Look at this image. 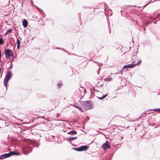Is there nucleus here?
Wrapping results in <instances>:
<instances>
[{
  "mask_svg": "<svg viewBox=\"0 0 160 160\" xmlns=\"http://www.w3.org/2000/svg\"><path fill=\"white\" fill-rule=\"evenodd\" d=\"M81 106L85 110L92 109L93 108L92 103L91 101L80 102Z\"/></svg>",
  "mask_w": 160,
  "mask_h": 160,
  "instance_id": "1",
  "label": "nucleus"
},
{
  "mask_svg": "<svg viewBox=\"0 0 160 160\" xmlns=\"http://www.w3.org/2000/svg\"><path fill=\"white\" fill-rule=\"evenodd\" d=\"M12 72L9 71H8L6 74L4 80V86L7 88L8 86V82L12 78Z\"/></svg>",
  "mask_w": 160,
  "mask_h": 160,
  "instance_id": "2",
  "label": "nucleus"
},
{
  "mask_svg": "<svg viewBox=\"0 0 160 160\" xmlns=\"http://www.w3.org/2000/svg\"><path fill=\"white\" fill-rule=\"evenodd\" d=\"M20 154L18 152H16L15 151H12L8 153L2 154L0 156V159H2L10 157L13 155H19Z\"/></svg>",
  "mask_w": 160,
  "mask_h": 160,
  "instance_id": "3",
  "label": "nucleus"
},
{
  "mask_svg": "<svg viewBox=\"0 0 160 160\" xmlns=\"http://www.w3.org/2000/svg\"><path fill=\"white\" fill-rule=\"evenodd\" d=\"M6 57L7 58H9L11 59L12 58V57L13 55V53L12 51L10 49H7L5 52Z\"/></svg>",
  "mask_w": 160,
  "mask_h": 160,
  "instance_id": "4",
  "label": "nucleus"
},
{
  "mask_svg": "<svg viewBox=\"0 0 160 160\" xmlns=\"http://www.w3.org/2000/svg\"><path fill=\"white\" fill-rule=\"evenodd\" d=\"M32 150V148L28 146L24 147L22 148V150L24 154H27L30 152Z\"/></svg>",
  "mask_w": 160,
  "mask_h": 160,
  "instance_id": "5",
  "label": "nucleus"
},
{
  "mask_svg": "<svg viewBox=\"0 0 160 160\" xmlns=\"http://www.w3.org/2000/svg\"><path fill=\"white\" fill-rule=\"evenodd\" d=\"M88 148V147L87 146H83L77 148L75 150L78 151H81L86 150Z\"/></svg>",
  "mask_w": 160,
  "mask_h": 160,
  "instance_id": "6",
  "label": "nucleus"
},
{
  "mask_svg": "<svg viewBox=\"0 0 160 160\" xmlns=\"http://www.w3.org/2000/svg\"><path fill=\"white\" fill-rule=\"evenodd\" d=\"M110 145L109 144V142L108 141H106V142L104 143L102 145V147L103 149L106 150L107 148H110Z\"/></svg>",
  "mask_w": 160,
  "mask_h": 160,
  "instance_id": "7",
  "label": "nucleus"
},
{
  "mask_svg": "<svg viewBox=\"0 0 160 160\" xmlns=\"http://www.w3.org/2000/svg\"><path fill=\"white\" fill-rule=\"evenodd\" d=\"M133 63L134 62H132V63L130 64H128L124 66L122 70L126 68H131L134 67H135V65L133 64Z\"/></svg>",
  "mask_w": 160,
  "mask_h": 160,
  "instance_id": "8",
  "label": "nucleus"
},
{
  "mask_svg": "<svg viewBox=\"0 0 160 160\" xmlns=\"http://www.w3.org/2000/svg\"><path fill=\"white\" fill-rule=\"evenodd\" d=\"M22 25L24 28L27 27L28 25V22L26 20H23L22 22Z\"/></svg>",
  "mask_w": 160,
  "mask_h": 160,
  "instance_id": "9",
  "label": "nucleus"
},
{
  "mask_svg": "<svg viewBox=\"0 0 160 160\" xmlns=\"http://www.w3.org/2000/svg\"><path fill=\"white\" fill-rule=\"evenodd\" d=\"M68 134L71 135H74L76 134L77 133V132L75 131H71L68 132Z\"/></svg>",
  "mask_w": 160,
  "mask_h": 160,
  "instance_id": "10",
  "label": "nucleus"
},
{
  "mask_svg": "<svg viewBox=\"0 0 160 160\" xmlns=\"http://www.w3.org/2000/svg\"><path fill=\"white\" fill-rule=\"evenodd\" d=\"M17 48L18 49L20 48V41L19 39H17Z\"/></svg>",
  "mask_w": 160,
  "mask_h": 160,
  "instance_id": "11",
  "label": "nucleus"
},
{
  "mask_svg": "<svg viewBox=\"0 0 160 160\" xmlns=\"http://www.w3.org/2000/svg\"><path fill=\"white\" fill-rule=\"evenodd\" d=\"M104 80L105 81L109 82L112 81V79L111 78H104Z\"/></svg>",
  "mask_w": 160,
  "mask_h": 160,
  "instance_id": "12",
  "label": "nucleus"
},
{
  "mask_svg": "<svg viewBox=\"0 0 160 160\" xmlns=\"http://www.w3.org/2000/svg\"><path fill=\"white\" fill-rule=\"evenodd\" d=\"M108 94H106L103 95L102 97H98L100 100H102L106 97Z\"/></svg>",
  "mask_w": 160,
  "mask_h": 160,
  "instance_id": "13",
  "label": "nucleus"
},
{
  "mask_svg": "<svg viewBox=\"0 0 160 160\" xmlns=\"http://www.w3.org/2000/svg\"><path fill=\"white\" fill-rule=\"evenodd\" d=\"M77 138V137H71L69 138V140L70 141H72V140H73L76 139V138Z\"/></svg>",
  "mask_w": 160,
  "mask_h": 160,
  "instance_id": "14",
  "label": "nucleus"
},
{
  "mask_svg": "<svg viewBox=\"0 0 160 160\" xmlns=\"http://www.w3.org/2000/svg\"><path fill=\"white\" fill-rule=\"evenodd\" d=\"M73 107L77 108L79 109H80L82 112H83V111L79 107L77 106L76 105H73Z\"/></svg>",
  "mask_w": 160,
  "mask_h": 160,
  "instance_id": "15",
  "label": "nucleus"
},
{
  "mask_svg": "<svg viewBox=\"0 0 160 160\" xmlns=\"http://www.w3.org/2000/svg\"><path fill=\"white\" fill-rule=\"evenodd\" d=\"M3 43V41L2 38H0V44L2 45Z\"/></svg>",
  "mask_w": 160,
  "mask_h": 160,
  "instance_id": "16",
  "label": "nucleus"
},
{
  "mask_svg": "<svg viewBox=\"0 0 160 160\" xmlns=\"http://www.w3.org/2000/svg\"><path fill=\"white\" fill-rule=\"evenodd\" d=\"M141 62V60H139V61L138 62V63H137L134 64V65H135V66H136V65H138L139 64V63H140Z\"/></svg>",
  "mask_w": 160,
  "mask_h": 160,
  "instance_id": "17",
  "label": "nucleus"
},
{
  "mask_svg": "<svg viewBox=\"0 0 160 160\" xmlns=\"http://www.w3.org/2000/svg\"><path fill=\"white\" fill-rule=\"evenodd\" d=\"M153 111H155L157 112H160V109H153Z\"/></svg>",
  "mask_w": 160,
  "mask_h": 160,
  "instance_id": "18",
  "label": "nucleus"
},
{
  "mask_svg": "<svg viewBox=\"0 0 160 160\" xmlns=\"http://www.w3.org/2000/svg\"><path fill=\"white\" fill-rule=\"evenodd\" d=\"M12 29H9L8 30V32H12Z\"/></svg>",
  "mask_w": 160,
  "mask_h": 160,
  "instance_id": "19",
  "label": "nucleus"
},
{
  "mask_svg": "<svg viewBox=\"0 0 160 160\" xmlns=\"http://www.w3.org/2000/svg\"><path fill=\"white\" fill-rule=\"evenodd\" d=\"M28 143L29 144H31V142L30 141H28Z\"/></svg>",
  "mask_w": 160,
  "mask_h": 160,
  "instance_id": "20",
  "label": "nucleus"
},
{
  "mask_svg": "<svg viewBox=\"0 0 160 160\" xmlns=\"http://www.w3.org/2000/svg\"><path fill=\"white\" fill-rule=\"evenodd\" d=\"M83 88V90H84V93H85L86 91V89H85V88Z\"/></svg>",
  "mask_w": 160,
  "mask_h": 160,
  "instance_id": "21",
  "label": "nucleus"
},
{
  "mask_svg": "<svg viewBox=\"0 0 160 160\" xmlns=\"http://www.w3.org/2000/svg\"><path fill=\"white\" fill-rule=\"evenodd\" d=\"M153 109H149L148 111H153Z\"/></svg>",
  "mask_w": 160,
  "mask_h": 160,
  "instance_id": "22",
  "label": "nucleus"
},
{
  "mask_svg": "<svg viewBox=\"0 0 160 160\" xmlns=\"http://www.w3.org/2000/svg\"><path fill=\"white\" fill-rule=\"evenodd\" d=\"M61 85L62 84H61L60 83H59V84H58V86H61Z\"/></svg>",
  "mask_w": 160,
  "mask_h": 160,
  "instance_id": "23",
  "label": "nucleus"
},
{
  "mask_svg": "<svg viewBox=\"0 0 160 160\" xmlns=\"http://www.w3.org/2000/svg\"><path fill=\"white\" fill-rule=\"evenodd\" d=\"M158 127V126H156L155 127V128H157V127Z\"/></svg>",
  "mask_w": 160,
  "mask_h": 160,
  "instance_id": "24",
  "label": "nucleus"
},
{
  "mask_svg": "<svg viewBox=\"0 0 160 160\" xmlns=\"http://www.w3.org/2000/svg\"><path fill=\"white\" fill-rule=\"evenodd\" d=\"M154 23L156 24V22H154Z\"/></svg>",
  "mask_w": 160,
  "mask_h": 160,
  "instance_id": "25",
  "label": "nucleus"
},
{
  "mask_svg": "<svg viewBox=\"0 0 160 160\" xmlns=\"http://www.w3.org/2000/svg\"><path fill=\"white\" fill-rule=\"evenodd\" d=\"M144 30H145V28H144Z\"/></svg>",
  "mask_w": 160,
  "mask_h": 160,
  "instance_id": "26",
  "label": "nucleus"
},
{
  "mask_svg": "<svg viewBox=\"0 0 160 160\" xmlns=\"http://www.w3.org/2000/svg\"><path fill=\"white\" fill-rule=\"evenodd\" d=\"M91 93H92V91H91Z\"/></svg>",
  "mask_w": 160,
  "mask_h": 160,
  "instance_id": "27",
  "label": "nucleus"
}]
</instances>
